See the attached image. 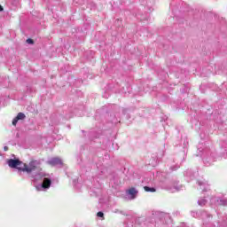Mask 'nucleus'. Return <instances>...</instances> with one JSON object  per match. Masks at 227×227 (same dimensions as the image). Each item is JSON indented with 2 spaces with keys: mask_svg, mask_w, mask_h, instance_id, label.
<instances>
[{
  "mask_svg": "<svg viewBox=\"0 0 227 227\" xmlns=\"http://www.w3.org/2000/svg\"><path fill=\"white\" fill-rule=\"evenodd\" d=\"M18 169L26 173H32V171L36 169V161H30L28 165L23 163V166L19 167Z\"/></svg>",
  "mask_w": 227,
  "mask_h": 227,
  "instance_id": "1",
  "label": "nucleus"
},
{
  "mask_svg": "<svg viewBox=\"0 0 227 227\" xmlns=\"http://www.w3.org/2000/svg\"><path fill=\"white\" fill-rule=\"evenodd\" d=\"M7 164L9 168H16L17 169L24 166V163L18 159L17 160L10 159L8 160Z\"/></svg>",
  "mask_w": 227,
  "mask_h": 227,
  "instance_id": "2",
  "label": "nucleus"
},
{
  "mask_svg": "<svg viewBox=\"0 0 227 227\" xmlns=\"http://www.w3.org/2000/svg\"><path fill=\"white\" fill-rule=\"evenodd\" d=\"M48 164H49L50 166H58V165L63 166V160H60L59 157H54V158H51V159L48 161Z\"/></svg>",
  "mask_w": 227,
  "mask_h": 227,
  "instance_id": "3",
  "label": "nucleus"
},
{
  "mask_svg": "<svg viewBox=\"0 0 227 227\" xmlns=\"http://www.w3.org/2000/svg\"><path fill=\"white\" fill-rule=\"evenodd\" d=\"M19 120H26V114L24 113H19L17 116L12 120V125L15 127Z\"/></svg>",
  "mask_w": 227,
  "mask_h": 227,
  "instance_id": "4",
  "label": "nucleus"
},
{
  "mask_svg": "<svg viewBox=\"0 0 227 227\" xmlns=\"http://www.w3.org/2000/svg\"><path fill=\"white\" fill-rule=\"evenodd\" d=\"M52 182L49 178H44L42 184L43 189H49Z\"/></svg>",
  "mask_w": 227,
  "mask_h": 227,
  "instance_id": "5",
  "label": "nucleus"
},
{
  "mask_svg": "<svg viewBox=\"0 0 227 227\" xmlns=\"http://www.w3.org/2000/svg\"><path fill=\"white\" fill-rule=\"evenodd\" d=\"M128 194H129L130 196H132V198H136V194H137V190H136V188L132 187L129 190H128Z\"/></svg>",
  "mask_w": 227,
  "mask_h": 227,
  "instance_id": "6",
  "label": "nucleus"
},
{
  "mask_svg": "<svg viewBox=\"0 0 227 227\" xmlns=\"http://www.w3.org/2000/svg\"><path fill=\"white\" fill-rule=\"evenodd\" d=\"M144 190L145 191V192H155L157 191L155 188H150L148 186H145Z\"/></svg>",
  "mask_w": 227,
  "mask_h": 227,
  "instance_id": "7",
  "label": "nucleus"
},
{
  "mask_svg": "<svg viewBox=\"0 0 227 227\" xmlns=\"http://www.w3.org/2000/svg\"><path fill=\"white\" fill-rule=\"evenodd\" d=\"M98 217H104V214L102 213V211H99L97 213Z\"/></svg>",
  "mask_w": 227,
  "mask_h": 227,
  "instance_id": "8",
  "label": "nucleus"
},
{
  "mask_svg": "<svg viewBox=\"0 0 227 227\" xmlns=\"http://www.w3.org/2000/svg\"><path fill=\"white\" fill-rule=\"evenodd\" d=\"M27 43L33 44L35 43V41H33V39H27Z\"/></svg>",
  "mask_w": 227,
  "mask_h": 227,
  "instance_id": "9",
  "label": "nucleus"
},
{
  "mask_svg": "<svg viewBox=\"0 0 227 227\" xmlns=\"http://www.w3.org/2000/svg\"><path fill=\"white\" fill-rule=\"evenodd\" d=\"M4 152H8V146H4Z\"/></svg>",
  "mask_w": 227,
  "mask_h": 227,
  "instance_id": "10",
  "label": "nucleus"
},
{
  "mask_svg": "<svg viewBox=\"0 0 227 227\" xmlns=\"http://www.w3.org/2000/svg\"><path fill=\"white\" fill-rule=\"evenodd\" d=\"M0 12H4V8L0 5Z\"/></svg>",
  "mask_w": 227,
  "mask_h": 227,
  "instance_id": "11",
  "label": "nucleus"
}]
</instances>
